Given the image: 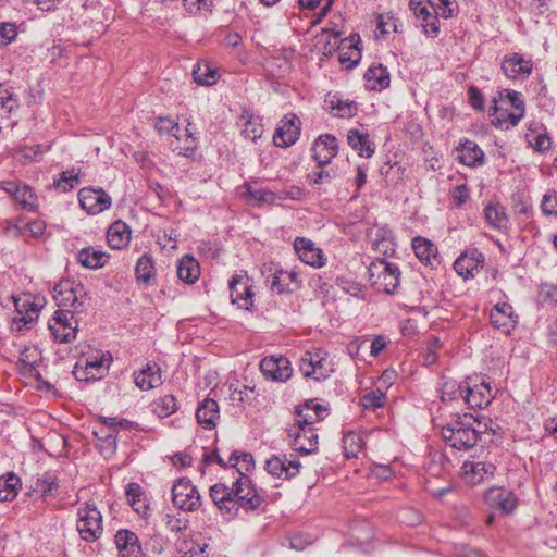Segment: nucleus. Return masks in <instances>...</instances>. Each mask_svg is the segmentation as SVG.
<instances>
[{
	"label": "nucleus",
	"instance_id": "1",
	"mask_svg": "<svg viewBox=\"0 0 557 557\" xmlns=\"http://www.w3.org/2000/svg\"><path fill=\"white\" fill-rule=\"evenodd\" d=\"M491 420L479 419L472 414L458 416L455 420L442 428V436L446 443L456 449L472 448L479 440L480 434L495 431L488 425Z\"/></svg>",
	"mask_w": 557,
	"mask_h": 557
},
{
	"label": "nucleus",
	"instance_id": "2",
	"mask_svg": "<svg viewBox=\"0 0 557 557\" xmlns=\"http://www.w3.org/2000/svg\"><path fill=\"white\" fill-rule=\"evenodd\" d=\"M499 94V100L494 99L492 115H495L496 125L508 128L516 126L524 116V101L522 95L516 90H505Z\"/></svg>",
	"mask_w": 557,
	"mask_h": 557
},
{
	"label": "nucleus",
	"instance_id": "3",
	"mask_svg": "<svg viewBox=\"0 0 557 557\" xmlns=\"http://www.w3.org/2000/svg\"><path fill=\"white\" fill-rule=\"evenodd\" d=\"M53 299L59 308L70 312H84L89 304L85 287L72 280H62L57 283L52 292Z\"/></svg>",
	"mask_w": 557,
	"mask_h": 557
},
{
	"label": "nucleus",
	"instance_id": "4",
	"mask_svg": "<svg viewBox=\"0 0 557 557\" xmlns=\"http://www.w3.org/2000/svg\"><path fill=\"white\" fill-rule=\"evenodd\" d=\"M369 280L379 290L394 294L399 286L400 271L398 267L385 259H376L368 267Z\"/></svg>",
	"mask_w": 557,
	"mask_h": 557
},
{
	"label": "nucleus",
	"instance_id": "5",
	"mask_svg": "<svg viewBox=\"0 0 557 557\" xmlns=\"http://www.w3.org/2000/svg\"><path fill=\"white\" fill-rule=\"evenodd\" d=\"M299 370L305 377H312L315 381L329 377L334 371L327 352L321 348L306 351L300 358Z\"/></svg>",
	"mask_w": 557,
	"mask_h": 557
},
{
	"label": "nucleus",
	"instance_id": "6",
	"mask_svg": "<svg viewBox=\"0 0 557 557\" xmlns=\"http://www.w3.org/2000/svg\"><path fill=\"white\" fill-rule=\"evenodd\" d=\"M76 529L86 542H95L102 534V516L96 506L85 504L78 508Z\"/></svg>",
	"mask_w": 557,
	"mask_h": 557
},
{
	"label": "nucleus",
	"instance_id": "7",
	"mask_svg": "<svg viewBox=\"0 0 557 557\" xmlns=\"http://www.w3.org/2000/svg\"><path fill=\"white\" fill-rule=\"evenodd\" d=\"M460 397L471 408H483L491 404L494 394L491 384L485 380L478 383L472 379H468L458 385Z\"/></svg>",
	"mask_w": 557,
	"mask_h": 557
},
{
	"label": "nucleus",
	"instance_id": "8",
	"mask_svg": "<svg viewBox=\"0 0 557 557\" xmlns=\"http://www.w3.org/2000/svg\"><path fill=\"white\" fill-rule=\"evenodd\" d=\"M76 312L57 310L49 320L48 326L54 341L70 343L76 338L78 321L74 318Z\"/></svg>",
	"mask_w": 557,
	"mask_h": 557
},
{
	"label": "nucleus",
	"instance_id": "9",
	"mask_svg": "<svg viewBox=\"0 0 557 557\" xmlns=\"http://www.w3.org/2000/svg\"><path fill=\"white\" fill-rule=\"evenodd\" d=\"M238 478L233 482V495L236 503V512L239 507L253 510L261 506L263 498L257 493L250 479L240 469Z\"/></svg>",
	"mask_w": 557,
	"mask_h": 557
},
{
	"label": "nucleus",
	"instance_id": "10",
	"mask_svg": "<svg viewBox=\"0 0 557 557\" xmlns=\"http://www.w3.org/2000/svg\"><path fill=\"white\" fill-rule=\"evenodd\" d=\"M172 500L174 506L184 511H195L201 506L198 490L187 479H180L173 485Z\"/></svg>",
	"mask_w": 557,
	"mask_h": 557
},
{
	"label": "nucleus",
	"instance_id": "11",
	"mask_svg": "<svg viewBox=\"0 0 557 557\" xmlns=\"http://www.w3.org/2000/svg\"><path fill=\"white\" fill-rule=\"evenodd\" d=\"M156 129L159 134H171L173 137H175L177 140H181L183 137H185V140L187 145L185 147H174L173 150L177 151L178 154L182 156H189L195 150V141L196 139L193 137L191 133L184 128L182 129L177 122L170 117H158L156 124Z\"/></svg>",
	"mask_w": 557,
	"mask_h": 557
},
{
	"label": "nucleus",
	"instance_id": "12",
	"mask_svg": "<svg viewBox=\"0 0 557 557\" xmlns=\"http://www.w3.org/2000/svg\"><path fill=\"white\" fill-rule=\"evenodd\" d=\"M300 131V119L295 113H289L280 121L273 135V143L277 147H289L298 140Z\"/></svg>",
	"mask_w": 557,
	"mask_h": 557
},
{
	"label": "nucleus",
	"instance_id": "13",
	"mask_svg": "<svg viewBox=\"0 0 557 557\" xmlns=\"http://www.w3.org/2000/svg\"><path fill=\"white\" fill-rule=\"evenodd\" d=\"M288 437L294 450L309 455L318 450V433L313 428L298 426L295 424L288 430Z\"/></svg>",
	"mask_w": 557,
	"mask_h": 557
},
{
	"label": "nucleus",
	"instance_id": "14",
	"mask_svg": "<svg viewBox=\"0 0 557 557\" xmlns=\"http://www.w3.org/2000/svg\"><path fill=\"white\" fill-rule=\"evenodd\" d=\"M262 374L275 382H285L293 374L290 361L284 356H269L260 361Z\"/></svg>",
	"mask_w": 557,
	"mask_h": 557
},
{
	"label": "nucleus",
	"instance_id": "15",
	"mask_svg": "<svg viewBox=\"0 0 557 557\" xmlns=\"http://www.w3.org/2000/svg\"><path fill=\"white\" fill-rule=\"evenodd\" d=\"M230 297L238 308L250 310L253 306V293L246 274H235L228 282Z\"/></svg>",
	"mask_w": 557,
	"mask_h": 557
},
{
	"label": "nucleus",
	"instance_id": "16",
	"mask_svg": "<svg viewBox=\"0 0 557 557\" xmlns=\"http://www.w3.org/2000/svg\"><path fill=\"white\" fill-rule=\"evenodd\" d=\"M82 209L88 214H98L111 207V197L102 189L82 188L78 193Z\"/></svg>",
	"mask_w": 557,
	"mask_h": 557
},
{
	"label": "nucleus",
	"instance_id": "17",
	"mask_svg": "<svg viewBox=\"0 0 557 557\" xmlns=\"http://www.w3.org/2000/svg\"><path fill=\"white\" fill-rule=\"evenodd\" d=\"M2 189L12 196L23 210L30 212L37 211L39 207L38 198L33 188L28 185L15 182H5L2 183Z\"/></svg>",
	"mask_w": 557,
	"mask_h": 557
},
{
	"label": "nucleus",
	"instance_id": "18",
	"mask_svg": "<svg viewBox=\"0 0 557 557\" xmlns=\"http://www.w3.org/2000/svg\"><path fill=\"white\" fill-rule=\"evenodd\" d=\"M484 499L491 508L498 509L506 515L512 512L518 505L516 494L499 486L488 488L484 494Z\"/></svg>",
	"mask_w": 557,
	"mask_h": 557
},
{
	"label": "nucleus",
	"instance_id": "19",
	"mask_svg": "<svg viewBox=\"0 0 557 557\" xmlns=\"http://www.w3.org/2000/svg\"><path fill=\"white\" fill-rule=\"evenodd\" d=\"M265 470L278 479H292L299 473L300 462L296 459H288L286 455L272 456L265 462Z\"/></svg>",
	"mask_w": 557,
	"mask_h": 557
},
{
	"label": "nucleus",
	"instance_id": "20",
	"mask_svg": "<svg viewBox=\"0 0 557 557\" xmlns=\"http://www.w3.org/2000/svg\"><path fill=\"white\" fill-rule=\"evenodd\" d=\"M312 153L319 166L331 163L338 153V145L335 136L331 134L320 135L313 143Z\"/></svg>",
	"mask_w": 557,
	"mask_h": 557
},
{
	"label": "nucleus",
	"instance_id": "21",
	"mask_svg": "<svg viewBox=\"0 0 557 557\" xmlns=\"http://www.w3.org/2000/svg\"><path fill=\"white\" fill-rule=\"evenodd\" d=\"M532 67L531 60L519 53L505 55L502 61V70L510 79L527 78L531 74Z\"/></svg>",
	"mask_w": 557,
	"mask_h": 557
},
{
	"label": "nucleus",
	"instance_id": "22",
	"mask_svg": "<svg viewBox=\"0 0 557 557\" xmlns=\"http://www.w3.org/2000/svg\"><path fill=\"white\" fill-rule=\"evenodd\" d=\"M491 323L494 327L505 334H509L517 324L518 317L513 313V308L508 302L496 304L490 313Z\"/></svg>",
	"mask_w": 557,
	"mask_h": 557
},
{
	"label": "nucleus",
	"instance_id": "23",
	"mask_svg": "<svg viewBox=\"0 0 557 557\" xmlns=\"http://www.w3.org/2000/svg\"><path fill=\"white\" fill-rule=\"evenodd\" d=\"M300 286L301 280L295 270L277 269L270 281L271 290L277 294L293 293Z\"/></svg>",
	"mask_w": 557,
	"mask_h": 557
},
{
	"label": "nucleus",
	"instance_id": "24",
	"mask_svg": "<svg viewBox=\"0 0 557 557\" xmlns=\"http://www.w3.org/2000/svg\"><path fill=\"white\" fill-rule=\"evenodd\" d=\"M326 417V409L313 399L306 401L296 409L295 424L312 428V425Z\"/></svg>",
	"mask_w": 557,
	"mask_h": 557
},
{
	"label": "nucleus",
	"instance_id": "25",
	"mask_svg": "<svg viewBox=\"0 0 557 557\" xmlns=\"http://www.w3.org/2000/svg\"><path fill=\"white\" fill-rule=\"evenodd\" d=\"M294 249L304 263L314 268H320L324 264L322 250L315 247L310 239L297 237L294 242Z\"/></svg>",
	"mask_w": 557,
	"mask_h": 557
},
{
	"label": "nucleus",
	"instance_id": "26",
	"mask_svg": "<svg viewBox=\"0 0 557 557\" xmlns=\"http://www.w3.org/2000/svg\"><path fill=\"white\" fill-rule=\"evenodd\" d=\"M495 466L483 461H466L462 466L463 480L471 485H478L494 475Z\"/></svg>",
	"mask_w": 557,
	"mask_h": 557
},
{
	"label": "nucleus",
	"instance_id": "27",
	"mask_svg": "<svg viewBox=\"0 0 557 557\" xmlns=\"http://www.w3.org/2000/svg\"><path fill=\"white\" fill-rule=\"evenodd\" d=\"M484 256L478 249H472L460 255L454 262V269L458 275L467 278L473 276L474 271L482 268Z\"/></svg>",
	"mask_w": 557,
	"mask_h": 557
},
{
	"label": "nucleus",
	"instance_id": "28",
	"mask_svg": "<svg viewBox=\"0 0 557 557\" xmlns=\"http://www.w3.org/2000/svg\"><path fill=\"white\" fill-rule=\"evenodd\" d=\"M115 544L120 557H141V546L137 535L129 530H119Z\"/></svg>",
	"mask_w": 557,
	"mask_h": 557
},
{
	"label": "nucleus",
	"instance_id": "29",
	"mask_svg": "<svg viewBox=\"0 0 557 557\" xmlns=\"http://www.w3.org/2000/svg\"><path fill=\"white\" fill-rule=\"evenodd\" d=\"M197 422L206 430H212L216 426L220 418L218 403L212 398H205L198 404L196 410Z\"/></svg>",
	"mask_w": 557,
	"mask_h": 557
},
{
	"label": "nucleus",
	"instance_id": "30",
	"mask_svg": "<svg viewBox=\"0 0 557 557\" xmlns=\"http://www.w3.org/2000/svg\"><path fill=\"white\" fill-rule=\"evenodd\" d=\"M210 496L221 511H225L231 517L236 515V503L233 495V486L216 483L210 488Z\"/></svg>",
	"mask_w": 557,
	"mask_h": 557
},
{
	"label": "nucleus",
	"instance_id": "31",
	"mask_svg": "<svg viewBox=\"0 0 557 557\" xmlns=\"http://www.w3.org/2000/svg\"><path fill=\"white\" fill-rule=\"evenodd\" d=\"M134 382L141 391H149L162 384L161 369L157 363H147L138 372H134Z\"/></svg>",
	"mask_w": 557,
	"mask_h": 557
},
{
	"label": "nucleus",
	"instance_id": "32",
	"mask_svg": "<svg viewBox=\"0 0 557 557\" xmlns=\"http://www.w3.org/2000/svg\"><path fill=\"white\" fill-rule=\"evenodd\" d=\"M361 59L358 40L354 36L344 38L338 46V61L346 69L355 67Z\"/></svg>",
	"mask_w": 557,
	"mask_h": 557
},
{
	"label": "nucleus",
	"instance_id": "33",
	"mask_svg": "<svg viewBox=\"0 0 557 557\" xmlns=\"http://www.w3.org/2000/svg\"><path fill=\"white\" fill-rule=\"evenodd\" d=\"M239 123L242 125V135L256 143L263 134V125L260 116L255 115L250 110L244 109Z\"/></svg>",
	"mask_w": 557,
	"mask_h": 557
},
{
	"label": "nucleus",
	"instance_id": "34",
	"mask_svg": "<svg viewBox=\"0 0 557 557\" xmlns=\"http://www.w3.org/2000/svg\"><path fill=\"white\" fill-rule=\"evenodd\" d=\"M107 240L111 248L120 250L128 246L131 230L123 221H115L107 231Z\"/></svg>",
	"mask_w": 557,
	"mask_h": 557
},
{
	"label": "nucleus",
	"instance_id": "35",
	"mask_svg": "<svg viewBox=\"0 0 557 557\" xmlns=\"http://www.w3.org/2000/svg\"><path fill=\"white\" fill-rule=\"evenodd\" d=\"M245 188H246L247 197L257 203L272 205V203H275L277 200H285L288 198L295 199L296 198L290 193L275 194L269 189L252 186L251 184H246Z\"/></svg>",
	"mask_w": 557,
	"mask_h": 557
},
{
	"label": "nucleus",
	"instance_id": "36",
	"mask_svg": "<svg viewBox=\"0 0 557 557\" xmlns=\"http://www.w3.org/2000/svg\"><path fill=\"white\" fill-rule=\"evenodd\" d=\"M77 261L87 269H100L109 261V255L96 247H86L77 252Z\"/></svg>",
	"mask_w": 557,
	"mask_h": 557
},
{
	"label": "nucleus",
	"instance_id": "37",
	"mask_svg": "<svg viewBox=\"0 0 557 557\" xmlns=\"http://www.w3.org/2000/svg\"><path fill=\"white\" fill-rule=\"evenodd\" d=\"M484 218L487 224L500 232L509 228V219L505 207L499 203H490L484 209Z\"/></svg>",
	"mask_w": 557,
	"mask_h": 557
},
{
	"label": "nucleus",
	"instance_id": "38",
	"mask_svg": "<svg viewBox=\"0 0 557 557\" xmlns=\"http://www.w3.org/2000/svg\"><path fill=\"white\" fill-rule=\"evenodd\" d=\"M177 276L187 284H194L200 276L198 261L189 255H185L177 264Z\"/></svg>",
	"mask_w": 557,
	"mask_h": 557
},
{
	"label": "nucleus",
	"instance_id": "39",
	"mask_svg": "<svg viewBox=\"0 0 557 557\" xmlns=\"http://www.w3.org/2000/svg\"><path fill=\"white\" fill-rule=\"evenodd\" d=\"M364 77L368 82V87L372 90H383L391 83L389 72L382 64L370 66Z\"/></svg>",
	"mask_w": 557,
	"mask_h": 557
},
{
	"label": "nucleus",
	"instance_id": "40",
	"mask_svg": "<svg viewBox=\"0 0 557 557\" xmlns=\"http://www.w3.org/2000/svg\"><path fill=\"white\" fill-rule=\"evenodd\" d=\"M349 146L358 152L360 157L370 158L374 153V146L369 139L368 134L358 129H350L347 135Z\"/></svg>",
	"mask_w": 557,
	"mask_h": 557
},
{
	"label": "nucleus",
	"instance_id": "41",
	"mask_svg": "<svg viewBox=\"0 0 557 557\" xmlns=\"http://www.w3.org/2000/svg\"><path fill=\"white\" fill-rule=\"evenodd\" d=\"M21 486V479L14 472L0 476V502L13 500L17 496Z\"/></svg>",
	"mask_w": 557,
	"mask_h": 557
},
{
	"label": "nucleus",
	"instance_id": "42",
	"mask_svg": "<svg viewBox=\"0 0 557 557\" xmlns=\"http://www.w3.org/2000/svg\"><path fill=\"white\" fill-rule=\"evenodd\" d=\"M484 160V152L480 149V147L471 141L466 140L462 144L459 154V161L468 166H476L481 164Z\"/></svg>",
	"mask_w": 557,
	"mask_h": 557
},
{
	"label": "nucleus",
	"instance_id": "43",
	"mask_svg": "<svg viewBox=\"0 0 557 557\" xmlns=\"http://www.w3.org/2000/svg\"><path fill=\"white\" fill-rule=\"evenodd\" d=\"M193 77L198 85L211 86L218 82L219 73L208 62L197 63L193 69Z\"/></svg>",
	"mask_w": 557,
	"mask_h": 557
},
{
	"label": "nucleus",
	"instance_id": "44",
	"mask_svg": "<svg viewBox=\"0 0 557 557\" xmlns=\"http://www.w3.org/2000/svg\"><path fill=\"white\" fill-rule=\"evenodd\" d=\"M395 246L396 244L394 242L393 234L389 230H377L375 238L372 242V247L376 252L383 256L393 255L395 252Z\"/></svg>",
	"mask_w": 557,
	"mask_h": 557
},
{
	"label": "nucleus",
	"instance_id": "45",
	"mask_svg": "<svg viewBox=\"0 0 557 557\" xmlns=\"http://www.w3.org/2000/svg\"><path fill=\"white\" fill-rule=\"evenodd\" d=\"M58 479L51 472H45L38 476L33 486V491L39 493L42 497L54 496L58 492Z\"/></svg>",
	"mask_w": 557,
	"mask_h": 557
},
{
	"label": "nucleus",
	"instance_id": "46",
	"mask_svg": "<svg viewBox=\"0 0 557 557\" xmlns=\"http://www.w3.org/2000/svg\"><path fill=\"white\" fill-rule=\"evenodd\" d=\"M127 499L138 515L145 517L148 513V505L146 504V498L143 495L141 488L137 483H131L126 488Z\"/></svg>",
	"mask_w": 557,
	"mask_h": 557
},
{
	"label": "nucleus",
	"instance_id": "47",
	"mask_svg": "<svg viewBox=\"0 0 557 557\" xmlns=\"http://www.w3.org/2000/svg\"><path fill=\"white\" fill-rule=\"evenodd\" d=\"M412 248L421 262L431 263V260L436 257V247L426 238L420 236L413 238Z\"/></svg>",
	"mask_w": 557,
	"mask_h": 557
},
{
	"label": "nucleus",
	"instance_id": "48",
	"mask_svg": "<svg viewBox=\"0 0 557 557\" xmlns=\"http://www.w3.org/2000/svg\"><path fill=\"white\" fill-rule=\"evenodd\" d=\"M364 447L363 436L350 431L343 436V448L347 458H355Z\"/></svg>",
	"mask_w": 557,
	"mask_h": 557
},
{
	"label": "nucleus",
	"instance_id": "49",
	"mask_svg": "<svg viewBox=\"0 0 557 557\" xmlns=\"http://www.w3.org/2000/svg\"><path fill=\"white\" fill-rule=\"evenodd\" d=\"M135 274L138 281L146 284L150 283L156 275L153 260L149 255H143L136 262Z\"/></svg>",
	"mask_w": 557,
	"mask_h": 557
},
{
	"label": "nucleus",
	"instance_id": "50",
	"mask_svg": "<svg viewBox=\"0 0 557 557\" xmlns=\"http://www.w3.org/2000/svg\"><path fill=\"white\" fill-rule=\"evenodd\" d=\"M213 456L216 460V462L221 466H226L228 465L230 467L232 468H236L238 466L239 462H242V470H245V471H248L249 468L252 466L253 463V458L250 454L248 453H237V451H233L228 458V461L227 462H224V460L218 455V451L215 450L213 453Z\"/></svg>",
	"mask_w": 557,
	"mask_h": 557
},
{
	"label": "nucleus",
	"instance_id": "51",
	"mask_svg": "<svg viewBox=\"0 0 557 557\" xmlns=\"http://www.w3.org/2000/svg\"><path fill=\"white\" fill-rule=\"evenodd\" d=\"M206 543H199L194 539H185L177 543L178 552L182 557H206Z\"/></svg>",
	"mask_w": 557,
	"mask_h": 557
},
{
	"label": "nucleus",
	"instance_id": "52",
	"mask_svg": "<svg viewBox=\"0 0 557 557\" xmlns=\"http://www.w3.org/2000/svg\"><path fill=\"white\" fill-rule=\"evenodd\" d=\"M176 410L177 401L173 395L161 396L153 403V412L161 418L169 417Z\"/></svg>",
	"mask_w": 557,
	"mask_h": 557
},
{
	"label": "nucleus",
	"instance_id": "53",
	"mask_svg": "<svg viewBox=\"0 0 557 557\" xmlns=\"http://www.w3.org/2000/svg\"><path fill=\"white\" fill-rule=\"evenodd\" d=\"M79 184V172L76 169L63 171L58 180H54V187L63 193L72 190Z\"/></svg>",
	"mask_w": 557,
	"mask_h": 557
},
{
	"label": "nucleus",
	"instance_id": "54",
	"mask_svg": "<svg viewBox=\"0 0 557 557\" xmlns=\"http://www.w3.org/2000/svg\"><path fill=\"white\" fill-rule=\"evenodd\" d=\"M85 376H77L78 380H91L96 377H100L103 372V359H95L92 361H86L85 366ZM76 375H79V371H75Z\"/></svg>",
	"mask_w": 557,
	"mask_h": 557
},
{
	"label": "nucleus",
	"instance_id": "55",
	"mask_svg": "<svg viewBox=\"0 0 557 557\" xmlns=\"http://www.w3.org/2000/svg\"><path fill=\"white\" fill-rule=\"evenodd\" d=\"M361 405L370 410L381 408L385 401V394L380 389L368 393L361 397Z\"/></svg>",
	"mask_w": 557,
	"mask_h": 557
},
{
	"label": "nucleus",
	"instance_id": "56",
	"mask_svg": "<svg viewBox=\"0 0 557 557\" xmlns=\"http://www.w3.org/2000/svg\"><path fill=\"white\" fill-rule=\"evenodd\" d=\"M40 153H41L40 146L35 145V146H25V147L18 148L14 152L13 156L17 161L26 163V162H30V161L35 160L36 157Z\"/></svg>",
	"mask_w": 557,
	"mask_h": 557
},
{
	"label": "nucleus",
	"instance_id": "57",
	"mask_svg": "<svg viewBox=\"0 0 557 557\" xmlns=\"http://www.w3.org/2000/svg\"><path fill=\"white\" fill-rule=\"evenodd\" d=\"M377 21V30L381 35H385L389 33L392 28L394 32H398V21L394 15L391 14H379L376 17Z\"/></svg>",
	"mask_w": 557,
	"mask_h": 557
},
{
	"label": "nucleus",
	"instance_id": "58",
	"mask_svg": "<svg viewBox=\"0 0 557 557\" xmlns=\"http://www.w3.org/2000/svg\"><path fill=\"white\" fill-rule=\"evenodd\" d=\"M539 297L545 305L556 306L557 305V286L553 284H542L540 287Z\"/></svg>",
	"mask_w": 557,
	"mask_h": 557
},
{
	"label": "nucleus",
	"instance_id": "59",
	"mask_svg": "<svg viewBox=\"0 0 557 557\" xmlns=\"http://www.w3.org/2000/svg\"><path fill=\"white\" fill-rule=\"evenodd\" d=\"M163 521L169 531L178 533L187 529L188 520L180 518L172 513H166L163 517Z\"/></svg>",
	"mask_w": 557,
	"mask_h": 557
},
{
	"label": "nucleus",
	"instance_id": "60",
	"mask_svg": "<svg viewBox=\"0 0 557 557\" xmlns=\"http://www.w3.org/2000/svg\"><path fill=\"white\" fill-rule=\"evenodd\" d=\"M100 433L103 435L100 437L101 444L100 449L103 455L111 456L116 450V434L114 433H106L103 429L100 430Z\"/></svg>",
	"mask_w": 557,
	"mask_h": 557
},
{
	"label": "nucleus",
	"instance_id": "61",
	"mask_svg": "<svg viewBox=\"0 0 557 557\" xmlns=\"http://www.w3.org/2000/svg\"><path fill=\"white\" fill-rule=\"evenodd\" d=\"M0 95L3 97V99H1L0 114L11 113L17 108V100L13 97L11 91L3 87L0 88Z\"/></svg>",
	"mask_w": 557,
	"mask_h": 557
},
{
	"label": "nucleus",
	"instance_id": "62",
	"mask_svg": "<svg viewBox=\"0 0 557 557\" xmlns=\"http://www.w3.org/2000/svg\"><path fill=\"white\" fill-rule=\"evenodd\" d=\"M541 208L544 214L557 216V193L554 190L546 193L543 197Z\"/></svg>",
	"mask_w": 557,
	"mask_h": 557
},
{
	"label": "nucleus",
	"instance_id": "63",
	"mask_svg": "<svg viewBox=\"0 0 557 557\" xmlns=\"http://www.w3.org/2000/svg\"><path fill=\"white\" fill-rule=\"evenodd\" d=\"M17 36L15 24L2 23L0 24V45L7 46L12 42Z\"/></svg>",
	"mask_w": 557,
	"mask_h": 557
},
{
	"label": "nucleus",
	"instance_id": "64",
	"mask_svg": "<svg viewBox=\"0 0 557 557\" xmlns=\"http://www.w3.org/2000/svg\"><path fill=\"white\" fill-rule=\"evenodd\" d=\"M436 14L444 18H450L456 14L457 5L451 0H435Z\"/></svg>",
	"mask_w": 557,
	"mask_h": 557
}]
</instances>
